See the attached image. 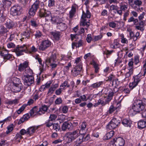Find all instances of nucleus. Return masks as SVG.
Masks as SVG:
<instances>
[{
	"mask_svg": "<svg viewBox=\"0 0 146 146\" xmlns=\"http://www.w3.org/2000/svg\"><path fill=\"white\" fill-rule=\"evenodd\" d=\"M67 137L69 138L70 141H72L78 137L76 141V145H80L83 141H88L90 138L89 135H86L84 133H81L79 129H76L72 132L68 133Z\"/></svg>",
	"mask_w": 146,
	"mask_h": 146,
	"instance_id": "obj_1",
	"label": "nucleus"
},
{
	"mask_svg": "<svg viewBox=\"0 0 146 146\" xmlns=\"http://www.w3.org/2000/svg\"><path fill=\"white\" fill-rule=\"evenodd\" d=\"M145 108V104L141 100H136L133 103L132 109L129 111L130 113L134 114L142 111Z\"/></svg>",
	"mask_w": 146,
	"mask_h": 146,
	"instance_id": "obj_2",
	"label": "nucleus"
},
{
	"mask_svg": "<svg viewBox=\"0 0 146 146\" xmlns=\"http://www.w3.org/2000/svg\"><path fill=\"white\" fill-rule=\"evenodd\" d=\"M120 123V121L118 119L114 118L112 119L106 126L107 130L112 129L118 126Z\"/></svg>",
	"mask_w": 146,
	"mask_h": 146,
	"instance_id": "obj_3",
	"label": "nucleus"
},
{
	"mask_svg": "<svg viewBox=\"0 0 146 146\" xmlns=\"http://www.w3.org/2000/svg\"><path fill=\"white\" fill-rule=\"evenodd\" d=\"M90 13L89 10H87L86 13L84 11L82 12V15L81 17V25L83 26H86L87 27H88L89 25L88 23H90L86 21V18H90L91 17Z\"/></svg>",
	"mask_w": 146,
	"mask_h": 146,
	"instance_id": "obj_4",
	"label": "nucleus"
},
{
	"mask_svg": "<svg viewBox=\"0 0 146 146\" xmlns=\"http://www.w3.org/2000/svg\"><path fill=\"white\" fill-rule=\"evenodd\" d=\"M14 51L17 56H20L23 54L24 52H28L27 47L25 45L22 46L18 45L13 50Z\"/></svg>",
	"mask_w": 146,
	"mask_h": 146,
	"instance_id": "obj_5",
	"label": "nucleus"
},
{
	"mask_svg": "<svg viewBox=\"0 0 146 146\" xmlns=\"http://www.w3.org/2000/svg\"><path fill=\"white\" fill-rule=\"evenodd\" d=\"M41 4L42 3L40 1H35L29 10V14L30 15L34 16L39 8L40 4ZM42 4H43V3Z\"/></svg>",
	"mask_w": 146,
	"mask_h": 146,
	"instance_id": "obj_6",
	"label": "nucleus"
},
{
	"mask_svg": "<svg viewBox=\"0 0 146 146\" xmlns=\"http://www.w3.org/2000/svg\"><path fill=\"white\" fill-rule=\"evenodd\" d=\"M22 7L18 5L13 6L11 9L10 13L13 16L20 15L21 12Z\"/></svg>",
	"mask_w": 146,
	"mask_h": 146,
	"instance_id": "obj_7",
	"label": "nucleus"
},
{
	"mask_svg": "<svg viewBox=\"0 0 146 146\" xmlns=\"http://www.w3.org/2000/svg\"><path fill=\"white\" fill-rule=\"evenodd\" d=\"M22 79L23 80L24 85L27 86L30 85L34 82V78L31 75H24L22 76Z\"/></svg>",
	"mask_w": 146,
	"mask_h": 146,
	"instance_id": "obj_8",
	"label": "nucleus"
},
{
	"mask_svg": "<svg viewBox=\"0 0 146 146\" xmlns=\"http://www.w3.org/2000/svg\"><path fill=\"white\" fill-rule=\"evenodd\" d=\"M51 45V42L48 39L43 40L39 46L40 50L44 51L49 47Z\"/></svg>",
	"mask_w": 146,
	"mask_h": 146,
	"instance_id": "obj_9",
	"label": "nucleus"
},
{
	"mask_svg": "<svg viewBox=\"0 0 146 146\" xmlns=\"http://www.w3.org/2000/svg\"><path fill=\"white\" fill-rule=\"evenodd\" d=\"M39 15L41 17H45L48 18L51 15V12L46 9L42 8L40 9L38 12Z\"/></svg>",
	"mask_w": 146,
	"mask_h": 146,
	"instance_id": "obj_10",
	"label": "nucleus"
},
{
	"mask_svg": "<svg viewBox=\"0 0 146 146\" xmlns=\"http://www.w3.org/2000/svg\"><path fill=\"white\" fill-rule=\"evenodd\" d=\"M82 69V65L81 64L77 65L72 70V75L74 76H77L80 74Z\"/></svg>",
	"mask_w": 146,
	"mask_h": 146,
	"instance_id": "obj_11",
	"label": "nucleus"
},
{
	"mask_svg": "<svg viewBox=\"0 0 146 146\" xmlns=\"http://www.w3.org/2000/svg\"><path fill=\"white\" fill-rule=\"evenodd\" d=\"M133 78L134 79V81L132 83H130L129 85L131 90L133 89L136 86L139 82L140 81V76L139 75L133 77Z\"/></svg>",
	"mask_w": 146,
	"mask_h": 146,
	"instance_id": "obj_12",
	"label": "nucleus"
},
{
	"mask_svg": "<svg viewBox=\"0 0 146 146\" xmlns=\"http://www.w3.org/2000/svg\"><path fill=\"white\" fill-rule=\"evenodd\" d=\"M33 32L32 31L30 30H27L24 32H23L21 33V40H22V39H28L30 38L31 34H32Z\"/></svg>",
	"mask_w": 146,
	"mask_h": 146,
	"instance_id": "obj_13",
	"label": "nucleus"
},
{
	"mask_svg": "<svg viewBox=\"0 0 146 146\" xmlns=\"http://www.w3.org/2000/svg\"><path fill=\"white\" fill-rule=\"evenodd\" d=\"M34 100L32 99H30L28 102L27 104H24L17 111L18 114H20L21 112L24 110L27 105H30L33 104Z\"/></svg>",
	"mask_w": 146,
	"mask_h": 146,
	"instance_id": "obj_14",
	"label": "nucleus"
},
{
	"mask_svg": "<svg viewBox=\"0 0 146 146\" xmlns=\"http://www.w3.org/2000/svg\"><path fill=\"white\" fill-rule=\"evenodd\" d=\"M38 126H33L29 127L27 129V135H29L30 136L32 135L38 128Z\"/></svg>",
	"mask_w": 146,
	"mask_h": 146,
	"instance_id": "obj_15",
	"label": "nucleus"
},
{
	"mask_svg": "<svg viewBox=\"0 0 146 146\" xmlns=\"http://www.w3.org/2000/svg\"><path fill=\"white\" fill-rule=\"evenodd\" d=\"M62 131H65L67 129H69L72 128V125L70 122H66L64 123L62 125Z\"/></svg>",
	"mask_w": 146,
	"mask_h": 146,
	"instance_id": "obj_16",
	"label": "nucleus"
},
{
	"mask_svg": "<svg viewBox=\"0 0 146 146\" xmlns=\"http://www.w3.org/2000/svg\"><path fill=\"white\" fill-rule=\"evenodd\" d=\"M28 62L25 61L23 63L20 64L18 68V70L20 72H22L25 70L26 71V69L28 68Z\"/></svg>",
	"mask_w": 146,
	"mask_h": 146,
	"instance_id": "obj_17",
	"label": "nucleus"
},
{
	"mask_svg": "<svg viewBox=\"0 0 146 146\" xmlns=\"http://www.w3.org/2000/svg\"><path fill=\"white\" fill-rule=\"evenodd\" d=\"M57 29L61 31H64L67 29V25L64 23L61 22L57 23Z\"/></svg>",
	"mask_w": 146,
	"mask_h": 146,
	"instance_id": "obj_18",
	"label": "nucleus"
},
{
	"mask_svg": "<svg viewBox=\"0 0 146 146\" xmlns=\"http://www.w3.org/2000/svg\"><path fill=\"white\" fill-rule=\"evenodd\" d=\"M5 25L7 28L10 29H13L15 25V24L14 22L11 20L8 19L5 23Z\"/></svg>",
	"mask_w": 146,
	"mask_h": 146,
	"instance_id": "obj_19",
	"label": "nucleus"
},
{
	"mask_svg": "<svg viewBox=\"0 0 146 146\" xmlns=\"http://www.w3.org/2000/svg\"><path fill=\"white\" fill-rule=\"evenodd\" d=\"M138 127L139 129H142L146 127V119L141 120L138 123Z\"/></svg>",
	"mask_w": 146,
	"mask_h": 146,
	"instance_id": "obj_20",
	"label": "nucleus"
},
{
	"mask_svg": "<svg viewBox=\"0 0 146 146\" xmlns=\"http://www.w3.org/2000/svg\"><path fill=\"white\" fill-rule=\"evenodd\" d=\"M48 108V106L46 105H44L42 106L39 108L38 113L40 115H41L42 114H44L45 112L47 111Z\"/></svg>",
	"mask_w": 146,
	"mask_h": 146,
	"instance_id": "obj_21",
	"label": "nucleus"
},
{
	"mask_svg": "<svg viewBox=\"0 0 146 146\" xmlns=\"http://www.w3.org/2000/svg\"><path fill=\"white\" fill-rule=\"evenodd\" d=\"M122 123L125 127H130L131 126V122L129 120L125 119L122 120Z\"/></svg>",
	"mask_w": 146,
	"mask_h": 146,
	"instance_id": "obj_22",
	"label": "nucleus"
},
{
	"mask_svg": "<svg viewBox=\"0 0 146 146\" xmlns=\"http://www.w3.org/2000/svg\"><path fill=\"white\" fill-rule=\"evenodd\" d=\"M114 131L111 130L110 132L107 133L106 135L103 137V139L104 140H108L112 137L114 134Z\"/></svg>",
	"mask_w": 146,
	"mask_h": 146,
	"instance_id": "obj_23",
	"label": "nucleus"
},
{
	"mask_svg": "<svg viewBox=\"0 0 146 146\" xmlns=\"http://www.w3.org/2000/svg\"><path fill=\"white\" fill-rule=\"evenodd\" d=\"M120 108V107L119 106L118 107H114L113 105H111L109 108V110L108 111V113L111 114L115 110H116V111H118Z\"/></svg>",
	"mask_w": 146,
	"mask_h": 146,
	"instance_id": "obj_24",
	"label": "nucleus"
},
{
	"mask_svg": "<svg viewBox=\"0 0 146 146\" xmlns=\"http://www.w3.org/2000/svg\"><path fill=\"white\" fill-rule=\"evenodd\" d=\"M116 143L120 146H123L125 144V141L121 137L116 138Z\"/></svg>",
	"mask_w": 146,
	"mask_h": 146,
	"instance_id": "obj_25",
	"label": "nucleus"
},
{
	"mask_svg": "<svg viewBox=\"0 0 146 146\" xmlns=\"http://www.w3.org/2000/svg\"><path fill=\"white\" fill-rule=\"evenodd\" d=\"M11 1L8 0H3L1 3V7L4 8V6L5 7H8L11 5Z\"/></svg>",
	"mask_w": 146,
	"mask_h": 146,
	"instance_id": "obj_26",
	"label": "nucleus"
},
{
	"mask_svg": "<svg viewBox=\"0 0 146 146\" xmlns=\"http://www.w3.org/2000/svg\"><path fill=\"white\" fill-rule=\"evenodd\" d=\"M76 13V7L73 6L72 7L71 10L70 11L69 17L71 19L74 16Z\"/></svg>",
	"mask_w": 146,
	"mask_h": 146,
	"instance_id": "obj_27",
	"label": "nucleus"
},
{
	"mask_svg": "<svg viewBox=\"0 0 146 146\" xmlns=\"http://www.w3.org/2000/svg\"><path fill=\"white\" fill-rule=\"evenodd\" d=\"M8 32L7 28L3 25L0 26V35H3Z\"/></svg>",
	"mask_w": 146,
	"mask_h": 146,
	"instance_id": "obj_28",
	"label": "nucleus"
},
{
	"mask_svg": "<svg viewBox=\"0 0 146 146\" xmlns=\"http://www.w3.org/2000/svg\"><path fill=\"white\" fill-rule=\"evenodd\" d=\"M69 85H68L67 82L65 81L63 83H62L60 86V88L58 90H56V91H61V89H64L65 87H68Z\"/></svg>",
	"mask_w": 146,
	"mask_h": 146,
	"instance_id": "obj_29",
	"label": "nucleus"
},
{
	"mask_svg": "<svg viewBox=\"0 0 146 146\" xmlns=\"http://www.w3.org/2000/svg\"><path fill=\"white\" fill-rule=\"evenodd\" d=\"M13 86L12 87V89L13 90H15V91H20L21 90L22 84L18 85H13Z\"/></svg>",
	"mask_w": 146,
	"mask_h": 146,
	"instance_id": "obj_30",
	"label": "nucleus"
},
{
	"mask_svg": "<svg viewBox=\"0 0 146 146\" xmlns=\"http://www.w3.org/2000/svg\"><path fill=\"white\" fill-rule=\"evenodd\" d=\"M8 53V50L4 48H3L0 47V54L3 57Z\"/></svg>",
	"mask_w": 146,
	"mask_h": 146,
	"instance_id": "obj_31",
	"label": "nucleus"
},
{
	"mask_svg": "<svg viewBox=\"0 0 146 146\" xmlns=\"http://www.w3.org/2000/svg\"><path fill=\"white\" fill-rule=\"evenodd\" d=\"M84 44V41L82 40H80L77 42L74 43L73 44L76 47L78 48L83 46Z\"/></svg>",
	"mask_w": 146,
	"mask_h": 146,
	"instance_id": "obj_32",
	"label": "nucleus"
},
{
	"mask_svg": "<svg viewBox=\"0 0 146 146\" xmlns=\"http://www.w3.org/2000/svg\"><path fill=\"white\" fill-rule=\"evenodd\" d=\"M52 35L56 40H59L60 35L59 32H52Z\"/></svg>",
	"mask_w": 146,
	"mask_h": 146,
	"instance_id": "obj_33",
	"label": "nucleus"
},
{
	"mask_svg": "<svg viewBox=\"0 0 146 146\" xmlns=\"http://www.w3.org/2000/svg\"><path fill=\"white\" fill-rule=\"evenodd\" d=\"M94 66L95 69V72L98 73L99 71V68L98 67V64L96 63L94 61H93L92 64Z\"/></svg>",
	"mask_w": 146,
	"mask_h": 146,
	"instance_id": "obj_34",
	"label": "nucleus"
},
{
	"mask_svg": "<svg viewBox=\"0 0 146 146\" xmlns=\"http://www.w3.org/2000/svg\"><path fill=\"white\" fill-rule=\"evenodd\" d=\"M120 45L116 40H115L113 43L111 45V47L113 48H116L119 47Z\"/></svg>",
	"mask_w": 146,
	"mask_h": 146,
	"instance_id": "obj_35",
	"label": "nucleus"
},
{
	"mask_svg": "<svg viewBox=\"0 0 146 146\" xmlns=\"http://www.w3.org/2000/svg\"><path fill=\"white\" fill-rule=\"evenodd\" d=\"M86 125L87 123L85 122H83L82 123L80 126V132L81 131L83 132L84 131V132L85 131Z\"/></svg>",
	"mask_w": 146,
	"mask_h": 146,
	"instance_id": "obj_36",
	"label": "nucleus"
},
{
	"mask_svg": "<svg viewBox=\"0 0 146 146\" xmlns=\"http://www.w3.org/2000/svg\"><path fill=\"white\" fill-rule=\"evenodd\" d=\"M103 83L102 81H100L99 82L94 83L92 85L91 87L94 88H97L102 85Z\"/></svg>",
	"mask_w": 146,
	"mask_h": 146,
	"instance_id": "obj_37",
	"label": "nucleus"
},
{
	"mask_svg": "<svg viewBox=\"0 0 146 146\" xmlns=\"http://www.w3.org/2000/svg\"><path fill=\"white\" fill-rule=\"evenodd\" d=\"M13 85H18L21 84L20 79L16 77H14L13 79Z\"/></svg>",
	"mask_w": 146,
	"mask_h": 146,
	"instance_id": "obj_38",
	"label": "nucleus"
},
{
	"mask_svg": "<svg viewBox=\"0 0 146 146\" xmlns=\"http://www.w3.org/2000/svg\"><path fill=\"white\" fill-rule=\"evenodd\" d=\"M72 53L70 52H68V54L66 56H64L62 58V59L64 60H71L72 57L71 56Z\"/></svg>",
	"mask_w": 146,
	"mask_h": 146,
	"instance_id": "obj_39",
	"label": "nucleus"
},
{
	"mask_svg": "<svg viewBox=\"0 0 146 146\" xmlns=\"http://www.w3.org/2000/svg\"><path fill=\"white\" fill-rule=\"evenodd\" d=\"M121 37V42L123 43L127 44L128 42L127 40L124 38V35L123 34H121L119 35Z\"/></svg>",
	"mask_w": 146,
	"mask_h": 146,
	"instance_id": "obj_40",
	"label": "nucleus"
},
{
	"mask_svg": "<svg viewBox=\"0 0 146 146\" xmlns=\"http://www.w3.org/2000/svg\"><path fill=\"white\" fill-rule=\"evenodd\" d=\"M106 104V103L101 99H99L98 100V102L94 104V106L95 107H96L99 105H102V106H104Z\"/></svg>",
	"mask_w": 146,
	"mask_h": 146,
	"instance_id": "obj_41",
	"label": "nucleus"
},
{
	"mask_svg": "<svg viewBox=\"0 0 146 146\" xmlns=\"http://www.w3.org/2000/svg\"><path fill=\"white\" fill-rule=\"evenodd\" d=\"M110 93L108 94L106 96H104L105 98H106L108 100V101H110L112 98V97L114 93L113 92H111Z\"/></svg>",
	"mask_w": 146,
	"mask_h": 146,
	"instance_id": "obj_42",
	"label": "nucleus"
},
{
	"mask_svg": "<svg viewBox=\"0 0 146 146\" xmlns=\"http://www.w3.org/2000/svg\"><path fill=\"white\" fill-rule=\"evenodd\" d=\"M49 18L50 19H47V20H50L53 23H57L58 20V19L57 17L55 16L52 17L51 15V17H50Z\"/></svg>",
	"mask_w": 146,
	"mask_h": 146,
	"instance_id": "obj_43",
	"label": "nucleus"
},
{
	"mask_svg": "<svg viewBox=\"0 0 146 146\" xmlns=\"http://www.w3.org/2000/svg\"><path fill=\"white\" fill-rule=\"evenodd\" d=\"M18 100L17 99H15L13 100H8L7 102V104L10 105L13 104H16L18 103Z\"/></svg>",
	"mask_w": 146,
	"mask_h": 146,
	"instance_id": "obj_44",
	"label": "nucleus"
},
{
	"mask_svg": "<svg viewBox=\"0 0 146 146\" xmlns=\"http://www.w3.org/2000/svg\"><path fill=\"white\" fill-rule=\"evenodd\" d=\"M58 86V84H57L52 85L49 90L48 91H54L55 90Z\"/></svg>",
	"mask_w": 146,
	"mask_h": 146,
	"instance_id": "obj_45",
	"label": "nucleus"
},
{
	"mask_svg": "<svg viewBox=\"0 0 146 146\" xmlns=\"http://www.w3.org/2000/svg\"><path fill=\"white\" fill-rule=\"evenodd\" d=\"M102 37L103 35L101 34L98 36H95L93 38V40L94 42L96 41L101 39L102 38Z\"/></svg>",
	"mask_w": 146,
	"mask_h": 146,
	"instance_id": "obj_46",
	"label": "nucleus"
},
{
	"mask_svg": "<svg viewBox=\"0 0 146 146\" xmlns=\"http://www.w3.org/2000/svg\"><path fill=\"white\" fill-rule=\"evenodd\" d=\"M34 35L36 38H38L42 36V34L41 32L39 30H37L36 31V33Z\"/></svg>",
	"mask_w": 146,
	"mask_h": 146,
	"instance_id": "obj_47",
	"label": "nucleus"
},
{
	"mask_svg": "<svg viewBox=\"0 0 146 146\" xmlns=\"http://www.w3.org/2000/svg\"><path fill=\"white\" fill-rule=\"evenodd\" d=\"M53 129L56 131H58L59 130L60 127V125L58 123H54L53 125Z\"/></svg>",
	"mask_w": 146,
	"mask_h": 146,
	"instance_id": "obj_48",
	"label": "nucleus"
},
{
	"mask_svg": "<svg viewBox=\"0 0 146 146\" xmlns=\"http://www.w3.org/2000/svg\"><path fill=\"white\" fill-rule=\"evenodd\" d=\"M57 118V115L54 114H51L49 117V120L53 122Z\"/></svg>",
	"mask_w": 146,
	"mask_h": 146,
	"instance_id": "obj_49",
	"label": "nucleus"
},
{
	"mask_svg": "<svg viewBox=\"0 0 146 146\" xmlns=\"http://www.w3.org/2000/svg\"><path fill=\"white\" fill-rule=\"evenodd\" d=\"M128 7V5H127L121 4L120 6V9L123 11L126 10L127 9Z\"/></svg>",
	"mask_w": 146,
	"mask_h": 146,
	"instance_id": "obj_50",
	"label": "nucleus"
},
{
	"mask_svg": "<svg viewBox=\"0 0 146 146\" xmlns=\"http://www.w3.org/2000/svg\"><path fill=\"white\" fill-rule=\"evenodd\" d=\"M107 78L108 79L106 80L107 81L111 82L115 79V76L111 74Z\"/></svg>",
	"mask_w": 146,
	"mask_h": 146,
	"instance_id": "obj_51",
	"label": "nucleus"
},
{
	"mask_svg": "<svg viewBox=\"0 0 146 146\" xmlns=\"http://www.w3.org/2000/svg\"><path fill=\"white\" fill-rule=\"evenodd\" d=\"M45 124L47 127H49L52 125L53 123V122L48 119L47 121L45 122Z\"/></svg>",
	"mask_w": 146,
	"mask_h": 146,
	"instance_id": "obj_52",
	"label": "nucleus"
},
{
	"mask_svg": "<svg viewBox=\"0 0 146 146\" xmlns=\"http://www.w3.org/2000/svg\"><path fill=\"white\" fill-rule=\"evenodd\" d=\"M93 39L91 34H88L87 35L86 40L88 43H90Z\"/></svg>",
	"mask_w": 146,
	"mask_h": 146,
	"instance_id": "obj_53",
	"label": "nucleus"
},
{
	"mask_svg": "<svg viewBox=\"0 0 146 146\" xmlns=\"http://www.w3.org/2000/svg\"><path fill=\"white\" fill-rule=\"evenodd\" d=\"M119 9V7L117 5H112L110 6V10H117V9Z\"/></svg>",
	"mask_w": 146,
	"mask_h": 146,
	"instance_id": "obj_54",
	"label": "nucleus"
},
{
	"mask_svg": "<svg viewBox=\"0 0 146 146\" xmlns=\"http://www.w3.org/2000/svg\"><path fill=\"white\" fill-rule=\"evenodd\" d=\"M37 51V48H36L34 46H33L31 48L30 50L29 51V52L30 53H32L36 52Z\"/></svg>",
	"mask_w": 146,
	"mask_h": 146,
	"instance_id": "obj_55",
	"label": "nucleus"
},
{
	"mask_svg": "<svg viewBox=\"0 0 146 146\" xmlns=\"http://www.w3.org/2000/svg\"><path fill=\"white\" fill-rule=\"evenodd\" d=\"M12 57L13 55H12L8 54V53L3 57V58L4 59H6L7 60H12Z\"/></svg>",
	"mask_w": 146,
	"mask_h": 146,
	"instance_id": "obj_56",
	"label": "nucleus"
},
{
	"mask_svg": "<svg viewBox=\"0 0 146 146\" xmlns=\"http://www.w3.org/2000/svg\"><path fill=\"white\" fill-rule=\"evenodd\" d=\"M134 3L135 5L140 6L142 4V1L139 0H136L134 1Z\"/></svg>",
	"mask_w": 146,
	"mask_h": 146,
	"instance_id": "obj_57",
	"label": "nucleus"
},
{
	"mask_svg": "<svg viewBox=\"0 0 146 146\" xmlns=\"http://www.w3.org/2000/svg\"><path fill=\"white\" fill-rule=\"evenodd\" d=\"M20 134L22 136L26 134L27 135V130H25V129H23L21 130L20 131Z\"/></svg>",
	"mask_w": 146,
	"mask_h": 146,
	"instance_id": "obj_58",
	"label": "nucleus"
},
{
	"mask_svg": "<svg viewBox=\"0 0 146 146\" xmlns=\"http://www.w3.org/2000/svg\"><path fill=\"white\" fill-rule=\"evenodd\" d=\"M31 25L33 27H36L38 26V24L36 22L33 20H31L30 21Z\"/></svg>",
	"mask_w": 146,
	"mask_h": 146,
	"instance_id": "obj_59",
	"label": "nucleus"
},
{
	"mask_svg": "<svg viewBox=\"0 0 146 146\" xmlns=\"http://www.w3.org/2000/svg\"><path fill=\"white\" fill-rule=\"evenodd\" d=\"M69 138L67 136L66 140L67 141L66 142L64 143L63 146H69L71 145V142L72 141H69Z\"/></svg>",
	"mask_w": 146,
	"mask_h": 146,
	"instance_id": "obj_60",
	"label": "nucleus"
},
{
	"mask_svg": "<svg viewBox=\"0 0 146 146\" xmlns=\"http://www.w3.org/2000/svg\"><path fill=\"white\" fill-rule=\"evenodd\" d=\"M116 24L113 21L110 22L109 23V26L113 28H114L116 27Z\"/></svg>",
	"mask_w": 146,
	"mask_h": 146,
	"instance_id": "obj_61",
	"label": "nucleus"
},
{
	"mask_svg": "<svg viewBox=\"0 0 146 146\" xmlns=\"http://www.w3.org/2000/svg\"><path fill=\"white\" fill-rule=\"evenodd\" d=\"M55 1L54 0H49L48 6L50 7H52L54 5Z\"/></svg>",
	"mask_w": 146,
	"mask_h": 146,
	"instance_id": "obj_62",
	"label": "nucleus"
},
{
	"mask_svg": "<svg viewBox=\"0 0 146 146\" xmlns=\"http://www.w3.org/2000/svg\"><path fill=\"white\" fill-rule=\"evenodd\" d=\"M68 108L66 106H64L62 108V111L63 113H66L68 111Z\"/></svg>",
	"mask_w": 146,
	"mask_h": 146,
	"instance_id": "obj_63",
	"label": "nucleus"
},
{
	"mask_svg": "<svg viewBox=\"0 0 146 146\" xmlns=\"http://www.w3.org/2000/svg\"><path fill=\"white\" fill-rule=\"evenodd\" d=\"M115 65H118L119 64L121 63L122 62L121 60V59L119 58H117L115 60Z\"/></svg>",
	"mask_w": 146,
	"mask_h": 146,
	"instance_id": "obj_64",
	"label": "nucleus"
}]
</instances>
